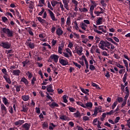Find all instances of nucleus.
Wrapping results in <instances>:
<instances>
[{
    "instance_id": "1",
    "label": "nucleus",
    "mask_w": 130,
    "mask_h": 130,
    "mask_svg": "<svg viewBox=\"0 0 130 130\" xmlns=\"http://www.w3.org/2000/svg\"><path fill=\"white\" fill-rule=\"evenodd\" d=\"M2 31L5 34H6L7 37H14V31L9 28L2 27Z\"/></svg>"
},
{
    "instance_id": "2",
    "label": "nucleus",
    "mask_w": 130,
    "mask_h": 130,
    "mask_svg": "<svg viewBox=\"0 0 130 130\" xmlns=\"http://www.w3.org/2000/svg\"><path fill=\"white\" fill-rule=\"evenodd\" d=\"M58 58H59V56L54 54L50 56V58L48 60L49 62H52V61L53 60V61L56 63L58 61Z\"/></svg>"
},
{
    "instance_id": "3",
    "label": "nucleus",
    "mask_w": 130,
    "mask_h": 130,
    "mask_svg": "<svg viewBox=\"0 0 130 130\" xmlns=\"http://www.w3.org/2000/svg\"><path fill=\"white\" fill-rule=\"evenodd\" d=\"M0 46H1V47H3V48H5L6 49H10V48L12 47V44L8 42H2L0 44Z\"/></svg>"
},
{
    "instance_id": "4",
    "label": "nucleus",
    "mask_w": 130,
    "mask_h": 130,
    "mask_svg": "<svg viewBox=\"0 0 130 130\" xmlns=\"http://www.w3.org/2000/svg\"><path fill=\"white\" fill-rule=\"evenodd\" d=\"M59 62L62 66H70V64H69V61H68V60L63 59L61 58H60L59 59Z\"/></svg>"
},
{
    "instance_id": "5",
    "label": "nucleus",
    "mask_w": 130,
    "mask_h": 130,
    "mask_svg": "<svg viewBox=\"0 0 130 130\" xmlns=\"http://www.w3.org/2000/svg\"><path fill=\"white\" fill-rule=\"evenodd\" d=\"M49 105V106L51 107V108H55V107H59V105H58V104L56 103L55 102H49L48 103Z\"/></svg>"
},
{
    "instance_id": "6",
    "label": "nucleus",
    "mask_w": 130,
    "mask_h": 130,
    "mask_svg": "<svg viewBox=\"0 0 130 130\" xmlns=\"http://www.w3.org/2000/svg\"><path fill=\"white\" fill-rule=\"evenodd\" d=\"M30 124L28 123H25L21 125V128H23V130H30Z\"/></svg>"
},
{
    "instance_id": "7",
    "label": "nucleus",
    "mask_w": 130,
    "mask_h": 130,
    "mask_svg": "<svg viewBox=\"0 0 130 130\" xmlns=\"http://www.w3.org/2000/svg\"><path fill=\"white\" fill-rule=\"evenodd\" d=\"M48 12L52 21H57V19H55V15H54V13H53V12L50 10V9H48Z\"/></svg>"
},
{
    "instance_id": "8",
    "label": "nucleus",
    "mask_w": 130,
    "mask_h": 130,
    "mask_svg": "<svg viewBox=\"0 0 130 130\" xmlns=\"http://www.w3.org/2000/svg\"><path fill=\"white\" fill-rule=\"evenodd\" d=\"M1 110L3 115H6V114L8 113L7 108L6 107V106H5V105H4L3 104H1Z\"/></svg>"
},
{
    "instance_id": "9",
    "label": "nucleus",
    "mask_w": 130,
    "mask_h": 130,
    "mask_svg": "<svg viewBox=\"0 0 130 130\" xmlns=\"http://www.w3.org/2000/svg\"><path fill=\"white\" fill-rule=\"evenodd\" d=\"M25 45H26V46H28L29 48H31V49H34V48H35V44H34V43H32L31 42H26L25 43Z\"/></svg>"
},
{
    "instance_id": "10",
    "label": "nucleus",
    "mask_w": 130,
    "mask_h": 130,
    "mask_svg": "<svg viewBox=\"0 0 130 130\" xmlns=\"http://www.w3.org/2000/svg\"><path fill=\"white\" fill-rule=\"evenodd\" d=\"M25 121H24V120H19L18 121H15L14 122V125H16V126L19 125L20 126V125H22V124L23 125V123Z\"/></svg>"
},
{
    "instance_id": "11",
    "label": "nucleus",
    "mask_w": 130,
    "mask_h": 130,
    "mask_svg": "<svg viewBox=\"0 0 130 130\" xmlns=\"http://www.w3.org/2000/svg\"><path fill=\"white\" fill-rule=\"evenodd\" d=\"M9 75H4L3 76L4 79H5L6 82L8 83V84H9V85H11L12 84V81H11V79H10V77H8Z\"/></svg>"
},
{
    "instance_id": "12",
    "label": "nucleus",
    "mask_w": 130,
    "mask_h": 130,
    "mask_svg": "<svg viewBox=\"0 0 130 130\" xmlns=\"http://www.w3.org/2000/svg\"><path fill=\"white\" fill-rule=\"evenodd\" d=\"M3 102L4 103L5 105L7 106V107H9V106L10 105V103H9V100L7 99V98L4 97L2 98Z\"/></svg>"
},
{
    "instance_id": "13",
    "label": "nucleus",
    "mask_w": 130,
    "mask_h": 130,
    "mask_svg": "<svg viewBox=\"0 0 130 130\" xmlns=\"http://www.w3.org/2000/svg\"><path fill=\"white\" fill-rule=\"evenodd\" d=\"M12 74L14 76H20V74H21V71L19 69L13 70Z\"/></svg>"
},
{
    "instance_id": "14",
    "label": "nucleus",
    "mask_w": 130,
    "mask_h": 130,
    "mask_svg": "<svg viewBox=\"0 0 130 130\" xmlns=\"http://www.w3.org/2000/svg\"><path fill=\"white\" fill-rule=\"evenodd\" d=\"M47 91L49 93H53L54 90H53V87H52V85L50 84L49 86H47Z\"/></svg>"
},
{
    "instance_id": "15",
    "label": "nucleus",
    "mask_w": 130,
    "mask_h": 130,
    "mask_svg": "<svg viewBox=\"0 0 130 130\" xmlns=\"http://www.w3.org/2000/svg\"><path fill=\"white\" fill-rule=\"evenodd\" d=\"M25 75H26V76L28 77V80H30V79L33 78V73L30 72L29 71H26Z\"/></svg>"
},
{
    "instance_id": "16",
    "label": "nucleus",
    "mask_w": 130,
    "mask_h": 130,
    "mask_svg": "<svg viewBox=\"0 0 130 130\" xmlns=\"http://www.w3.org/2000/svg\"><path fill=\"white\" fill-rule=\"evenodd\" d=\"M20 82H23L25 86H27V85L29 84V81H28V80L24 77L21 78Z\"/></svg>"
},
{
    "instance_id": "17",
    "label": "nucleus",
    "mask_w": 130,
    "mask_h": 130,
    "mask_svg": "<svg viewBox=\"0 0 130 130\" xmlns=\"http://www.w3.org/2000/svg\"><path fill=\"white\" fill-rule=\"evenodd\" d=\"M56 33L58 36H60L63 34V31L62 30L61 28H58L56 31Z\"/></svg>"
},
{
    "instance_id": "18",
    "label": "nucleus",
    "mask_w": 130,
    "mask_h": 130,
    "mask_svg": "<svg viewBox=\"0 0 130 130\" xmlns=\"http://www.w3.org/2000/svg\"><path fill=\"white\" fill-rule=\"evenodd\" d=\"M21 98L23 101H28L30 99V96L27 95H22Z\"/></svg>"
},
{
    "instance_id": "19",
    "label": "nucleus",
    "mask_w": 130,
    "mask_h": 130,
    "mask_svg": "<svg viewBox=\"0 0 130 130\" xmlns=\"http://www.w3.org/2000/svg\"><path fill=\"white\" fill-rule=\"evenodd\" d=\"M102 20H103V18L99 17L98 20L96 21V25L97 26L101 25V24H102Z\"/></svg>"
},
{
    "instance_id": "20",
    "label": "nucleus",
    "mask_w": 130,
    "mask_h": 130,
    "mask_svg": "<svg viewBox=\"0 0 130 130\" xmlns=\"http://www.w3.org/2000/svg\"><path fill=\"white\" fill-rule=\"evenodd\" d=\"M27 32L28 33V34H29V35H31V36H34V33L33 32V31H32L33 30V29H32V28L29 27H27Z\"/></svg>"
},
{
    "instance_id": "21",
    "label": "nucleus",
    "mask_w": 130,
    "mask_h": 130,
    "mask_svg": "<svg viewBox=\"0 0 130 130\" xmlns=\"http://www.w3.org/2000/svg\"><path fill=\"white\" fill-rule=\"evenodd\" d=\"M80 27L82 29H83V30H84V31H86V27H87V25H86V24H85L84 23L81 22L80 23Z\"/></svg>"
},
{
    "instance_id": "22",
    "label": "nucleus",
    "mask_w": 130,
    "mask_h": 130,
    "mask_svg": "<svg viewBox=\"0 0 130 130\" xmlns=\"http://www.w3.org/2000/svg\"><path fill=\"white\" fill-rule=\"evenodd\" d=\"M66 51L67 52V53H69V55L70 56H73V53H72V51L70 48H67L65 49Z\"/></svg>"
},
{
    "instance_id": "23",
    "label": "nucleus",
    "mask_w": 130,
    "mask_h": 130,
    "mask_svg": "<svg viewBox=\"0 0 130 130\" xmlns=\"http://www.w3.org/2000/svg\"><path fill=\"white\" fill-rule=\"evenodd\" d=\"M68 98H69V96L67 94H64L63 96L62 99L63 100L64 103H68Z\"/></svg>"
},
{
    "instance_id": "24",
    "label": "nucleus",
    "mask_w": 130,
    "mask_h": 130,
    "mask_svg": "<svg viewBox=\"0 0 130 130\" xmlns=\"http://www.w3.org/2000/svg\"><path fill=\"white\" fill-rule=\"evenodd\" d=\"M28 108L26 106H23L22 110L21 111L24 112L25 113H27V111H28Z\"/></svg>"
},
{
    "instance_id": "25",
    "label": "nucleus",
    "mask_w": 130,
    "mask_h": 130,
    "mask_svg": "<svg viewBox=\"0 0 130 130\" xmlns=\"http://www.w3.org/2000/svg\"><path fill=\"white\" fill-rule=\"evenodd\" d=\"M36 81H37L36 77H33L32 79L31 80V84L32 86L34 85H35V82H36Z\"/></svg>"
},
{
    "instance_id": "26",
    "label": "nucleus",
    "mask_w": 130,
    "mask_h": 130,
    "mask_svg": "<svg viewBox=\"0 0 130 130\" xmlns=\"http://www.w3.org/2000/svg\"><path fill=\"white\" fill-rule=\"evenodd\" d=\"M83 52V47H80V50H77L76 53L78 55H81V53Z\"/></svg>"
},
{
    "instance_id": "27",
    "label": "nucleus",
    "mask_w": 130,
    "mask_h": 130,
    "mask_svg": "<svg viewBox=\"0 0 130 130\" xmlns=\"http://www.w3.org/2000/svg\"><path fill=\"white\" fill-rule=\"evenodd\" d=\"M29 62H30V61H29V60H28V59H26L25 61H23L22 62V64H23V68H25V67H26V65L28 64V63H29Z\"/></svg>"
},
{
    "instance_id": "28",
    "label": "nucleus",
    "mask_w": 130,
    "mask_h": 130,
    "mask_svg": "<svg viewBox=\"0 0 130 130\" xmlns=\"http://www.w3.org/2000/svg\"><path fill=\"white\" fill-rule=\"evenodd\" d=\"M103 25H100L99 26V30H101V31H102V32H104V33H106L107 32L106 30H104V28H103Z\"/></svg>"
},
{
    "instance_id": "29",
    "label": "nucleus",
    "mask_w": 130,
    "mask_h": 130,
    "mask_svg": "<svg viewBox=\"0 0 130 130\" xmlns=\"http://www.w3.org/2000/svg\"><path fill=\"white\" fill-rule=\"evenodd\" d=\"M51 4L52 7H55L56 5H58V4H59V2H58L57 1H53L51 2Z\"/></svg>"
},
{
    "instance_id": "30",
    "label": "nucleus",
    "mask_w": 130,
    "mask_h": 130,
    "mask_svg": "<svg viewBox=\"0 0 130 130\" xmlns=\"http://www.w3.org/2000/svg\"><path fill=\"white\" fill-rule=\"evenodd\" d=\"M38 20L39 22H40V23H45L46 22V20L42 19V18L39 17H38Z\"/></svg>"
},
{
    "instance_id": "31",
    "label": "nucleus",
    "mask_w": 130,
    "mask_h": 130,
    "mask_svg": "<svg viewBox=\"0 0 130 130\" xmlns=\"http://www.w3.org/2000/svg\"><path fill=\"white\" fill-rule=\"evenodd\" d=\"M99 109H98V107H96L95 108L94 111V113L93 115H94L95 116H97V115L98 114V110Z\"/></svg>"
},
{
    "instance_id": "32",
    "label": "nucleus",
    "mask_w": 130,
    "mask_h": 130,
    "mask_svg": "<svg viewBox=\"0 0 130 130\" xmlns=\"http://www.w3.org/2000/svg\"><path fill=\"white\" fill-rule=\"evenodd\" d=\"M71 17H69L67 18V20L66 22V24L68 26H71Z\"/></svg>"
},
{
    "instance_id": "33",
    "label": "nucleus",
    "mask_w": 130,
    "mask_h": 130,
    "mask_svg": "<svg viewBox=\"0 0 130 130\" xmlns=\"http://www.w3.org/2000/svg\"><path fill=\"white\" fill-rule=\"evenodd\" d=\"M86 108L87 107H89V108H92V106H93V104H92L91 102H89V103H87L85 104Z\"/></svg>"
},
{
    "instance_id": "34",
    "label": "nucleus",
    "mask_w": 130,
    "mask_h": 130,
    "mask_svg": "<svg viewBox=\"0 0 130 130\" xmlns=\"http://www.w3.org/2000/svg\"><path fill=\"white\" fill-rule=\"evenodd\" d=\"M14 88H16V92H20L21 91V85H16Z\"/></svg>"
},
{
    "instance_id": "35",
    "label": "nucleus",
    "mask_w": 130,
    "mask_h": 130,
    "mask_svg": "<svg viewBox=\"0 0 130 130\" xmlns=\"http://www.w3.org/2000/svg\"><path fill=\"white\" fill-rule=\"evenodd\" d=\"M94 5H91L89 9L90 15H93V11H94Z\"/></svg>"
},
{
    "instance_id": "36",
    "label": "nucleus",
    "mask_w": 130,
    "mask_h": 130,
    "mask_svg": "<svg viewBox=\"0 0 130 130\" xmlns=\"http://www.w3.org/2000/svg\"><path fill=\"white\" fill-rule=\"evenodd\" d=\"M62 55H63V56H64V57H67V58H70V55L69 54V53H67L65 52H63L62 53Z\"/></svg>"
},
{
    "instance_id": "37",
    "label": "nucleus",
    "mask_w": 130,
    "mask_h": 130,
    "mask_svg": "<svg viewBox=\"0 0 130 130\" xmlns=\"http://www.w3.org/2000/svg\"><path fill=\"white\" fill-rule=\"evenodd\" d=\"M2 72L3 74H4L5 76H8V72L7 71V69L6 68L3 69L2 70Z\"/></svg>"
},
{
    "instance_id": "38",
    "label": "nucleus",
    "mask_w": 130,
    "mask_h": 130,
    "mask_svg": "<svg viewBox=\"0 0 130 130\" xmlns=\"http://www.w3.org/2000/svg\"><path fill=\"white\" fill-rule=\"evenodd\" d=\"M73 64L76 67V68H78V69H81V67H82L80 64L76 62H73Z\"/></svg>"
},
{
    "instance_id": "39",
    "label": "nucleus",
    "mask_w": 130,
    "mask_h": 130,
    "mask_svg": "<svg viewBox=\"0 0 130 130\" xmlns=\"http://www.w3.org/2000/svg\"><path fill=\"white\" fill-rule=\"evenodd\" d=\"M80 90L81 91L84 93V94H86V95H89V92L86 91V90H85V89L80 87Z\"/></svg>"
},
{
    "instance_id": "40",
    "label": "nucleus",
    "mask_w": 130,
    "mask_h": 130,
    "mask_svg": "<svg viewBox=\"0 0 130 130\" xmlns=\"http://www.w3.org/2000/svg\"><path fill=\"white\" fill-rule=\"evenodd\" d=\"M60 119H61L62 120H67V116L63 115H61L59 117Z\"/></svg>"
},
{
    "instance_id": "41",
    "label": "nucleus",
    "mask_w": 130,
    "mask_h": 130,
    "mask_svg": "<svg viewBox=\"0 0 130 130\" xmlns=\"http://www.w3.org/2000/svg\"><path fill=\"white\" fill-rule=\"evenodd\" d=\"M110 45H111V44H110V43H109V42H107L105 44V47H107V48L108 49L110 48V47H109L110 46Z\"/></svg>"
},
{
    "instance_id": "42",
    "label": "nucleus",
    "mask_w": 130,
    "mask_h": 130,
    "mask_svg": "<svg viewBox=\"0 0 130 130\" xmlns=\"http://www.w3.org/2000/svg\"><path fill=\"white\" fill-rule=\"evenodd\" d=\"M116 100H117V101H118V102L119 103H121V102H122V101H123V99L121 97H118L117 99H116Z\"/></svg>"
},
{
    "instance_id": "43",
    "label": "nucleus",
    "mask_w": 130,
    "mask_h": 130,
    "mask_svg": "<svg viewBox=\"0 0 130 130\" xmlns=\"http://www.w3.org/2000/svg\"><path fill=\"white\" fill-rule=\"evenodd\" d=\"M69 109L71 112H75L77 109L74 107H69Z\"/></svg>"
},
{
    "instance_id": "44",
    "label": "nucleus",
    "mask_w": 130,
    "mask_h": 130,
    "mask_svg": "<svg viewBox=\"0 0 130 130\" xmlns=\"http://www.w3.org/2000/svg\"><path fill=\"white\" fill-rule=\"evenodd\" d=\"M74 114L75 117H80V116H81V114L79 112V111H77V112L75 113Z\"/></svg>"
},
{
    "instance_id": "45",
    "label": "nucleus",
    "mask_w": 130,
    "mask_h": 130,
    "mask_svg": "<svg viewBox=\"0 0 130 130\" xmlns=\"http://www.w3.org/2000/svg\"><path fill=\"white\" fill-rule=\"evenodd\" d=\"M9 111L10 113L13 114V113H14V108H13L12 107H9Z\"/></svg>"
},
{
    "instance_id": "46",
    "label": "nucleus",
    "mask_w": 130,
    "mask_h": 130,
    "mask_svg": "<svg viewBox=\"0 0 130 130\" xmlns=\"http://www.w3.org/2000/svg\"><path fill=\"white\" fill-rule=\"evenodd\" d=\"M116 105H117V101H116L112 106V109H114L115 107H116Z\"/></svg>"
},
{
    "instance_id": "47",
    "label": "nucleus",
    "mask_w": 130,
    "mask_h": 130,
    "mask_svg": "<svg viewBox=\"0 0 130 130\" xmlns=\"http://www.w3.org/2000/svg\"><path fill=\"white\" fill-rule=\"evenodd\" d=\"M84 62L86 65V69L88 70V69H89V63L88 62V60L85 59Z\"/></svg>"
},
{
    "instance_id": "48",
    "label": "nucleus",
    "mask_w": 130,
    "mask_h": 130,
    "mask_svg": "<svg viewBox=\"0 0 130 130\" xmlns=\"http://www.w3.org/2000/svg\"><path fill=\"white\" fill-rule=\"evenodd\" d=\"M45 11V9H44V8H42V11L40 12L38 14L39 16H42V15L43 14V13H44Z\"/></svg>"
},
{
    "instance_id": "49",
    "label": "nucleus",
    "mask_w": 130,
    "mask_h": 130,
    "mask_svg": "<svg viewBox=\"0 0 130 130\" xmlns=\"http://www.w3.org/2000/svg\"><path fill=\"white\" fill-rule=\"evenodd\" d=\"M94 32L95 33H97L98 34H103V32L100 30H98L96 28H94L93 29Z\"/></svg>"
},
{
    "instance_id": "50",
    "label": "nucleus",
    "mask_w": 130,
    "mask_h": 130,
    "mask_svg": "<svg viewBox=\"0 0 130 130\" xmlns=\"http://www.w3.org/2000/svg\"><path fill=\"white\" fill-rule=\"evenodd\" d=\"M48 8L50 9L51 11H53V8L51 7V4H50V2H49V1H48Z\"/></svg>"
},
{
    "instance_id": "51",
    "label": "nucleus",
    "mask_w": 130,
    "mask_h": 130,
    "mask_svg": "<svg viewBox=\"0 0 130 130\" xmlns=\"http://www.w3.org/2000/svg\"><path fill=\"white\" fill-rule=\"evenodd\" d=\"M89 70H91V71H95L96 68H95L94 65H89Z\"/></svg>"
},
{
    "instance_id": "52",
    "label": "nucleus",
    "mask_w": 130,
    "mask_h": 130,
    "mask_svg": "<svg viewBox=\"0 0 130 130\" xmlns=\"http://www.w3.org/2000/svg\"><path fill=\"white\" fill-rule=\"evenodd\" d=\"M64 22H66V20H64V17H62L61 18V26H63L64 25Z\"/></svg>"
},
{
    "instance_id": "53",
    "label": "nucleus",
    "mask_w": 130,
    "mask_h": 130,
    "mask_svg": "<svg viewBox=\"0 0 130 130\" xmlns=\"http://www.w3.org/2000/svg\"><path fill=\"white\" fill-rule=\"evenodd\" d=\"M113 113H115V111L114 110H111L110 112H107V115H111L112 114H113Z\"/></svg>"
},
{
    "instance_id": "54",
    "label": "nucleus",
    "mask_w": 130,
    "mask_h": 130,
    "mask_svg": "<svg viewBox=\"0 0 130 130\" xmlns=\"http://www.w3.org/2000/svg\"><path fill=\"white\" fill-rule=\"evenodd\" d=\"M94 14H95V15H96L97 17L99 16V15L101 14H103V12H99V11H94Z\"/></svg>"
},
{
    "instance_id": "55",
    "label": "nucleus",
    "mask_w": 130,
    "mask_h": 130,
    "mask_svg": "<svg viewBox=\"0 0 130 130\" xmlns=\"http://www.w3.org/2000/svg\"><path fill=\"white\" fill-rule=\"evenodd\" d=\"M83 119L85 121H87L88 120H90V118L87 116H85L83 117Z\"/></svg>"
},
{
    "instance_id": "56",
    "label": "nucleus",
    "mask_w": 130,
    "mask_h": 130,
    "mask_svg": "<svg viewBox=\"0 0 130 130\" xmlns=\"http://www.w3.org/2000/svg\"><path fill=\"white\" fill-rule=\"evenodd\" d=\"M57 41L56 40H54V39H53L52 40L51 43H52V46H55V44H56Z\"/></svg>"
},
{
    "instance_id": "57",
    "label": "nucleus",
    "mask_w": 130,
    "mask_h": 130,
    "mask_svg": "<svg viewBox=\"0 0 130 130\" xmlns=\"http://www.w3.org/2000/svg\"><path fill=\"white\" fill-rule=\"evenodd\" d=\"M123 73H125V68L119 71V74H120V75H121Z\"/></svg>"
},
{
    "instance_id": "58",
    "label": "nucleus",
    "mask_w": 130,
    "mask_h": 130,
    "mask_svg": "<svg viewBox=\"0 0 130 130\" xmlns=\"http://www.w3.org/2000/svg\"><path fill=\"white\" fill-rule=\"evenodd\" d=\"M8 20V19H7V18L5 16H3L2 17V21L3 22H4V23H6V22H7V21Z\"/></svg>"
},
{
    "instance_id": "59",
    "label": "nucleus",
    "mask_w": 130,
    "mask_h": 130,
    "mask_svg": "<svg viewBox=\"0 0 130 130\" xmlns=\"http://www.w3.org/2000/svg\"><path fill=\"white\" fill-rule=\"evenodd\" d=\"M47 93V96L46 97L48 98L49 100L51 101L52 102H53V101H54V100L52 99V98L51 96H50V95H49V94L48 93Z\"/></svg>"
},
{
    "instance_id": "60",
    "label": "nucleus",
    "mask_w": 130,
    "mask_h": 130,
    "mask_svg": "<svg viewBox=\"0 0 130 130\" xmlns=\"http://www.w3.org/2000/svg\"><path fill=\"white\" fill-rule=\"evenodd\" d=\"M74 24L75 25V28L76 30H79V26H78V22H77V21H75Z\"/></svg>"
},
{
    "instance_id": "61",
    "label": "nucleus",
    "mask_w": 130,
    "mask_h": 130,
    "mask_svg": "<svg viewBox=\"0 0 130 130\" xmlns=\"http://www.w3.org/2000/svg\"><path fill=\"white\" fill-rule=\"evenodd\" d=\"M43 128H45L46 127H48V123H47V122H44L43 124Z\"/></svg>"
},
{
    "instance_id": "62",
    "label": "nucleus",
    "mask_w": 130,
    "mask_h": 130,
    "mask_svg": "<svg viewBox=\"0 0 130 130\" xmlns=\"http://www.w3.org/2000/svg\"><path fill=\"white\" fill-rule=\"evenodd\" d=\"M116 66L117 67V68H119V69H124V67L119 63L117 64Z\"/></svg>"
},
{
    "instance_id": "63",
    "label": "nucleus",
    "mask_w": 130,
    "mask_h": 130,
    "mask_svg": "<svg viewBox=\"0 0 130 130\" xmlns=\"http://www.w3.org/2000/svg\"><path fill=\"white\" fill-rule=\"evenodd\" d=\"M95 43H99V41H100V38L99 37H95Z\"/></svg>"
},
{
    "instance_id": "64",
    "label": "nucleus",
    "mask_w": 130,
    "mask_h": 130,
    "mask_svg": "<svg viewBox=\"0 0 130 130\" xmlns=\"http://www.w3.org/2000/svg\"><path fill=\"white\" fill-rule=\"evenodd\" d=\"M72 3L75 4V7H78V1L76 0H72Z\"/></svg>"
}]
</instances>
